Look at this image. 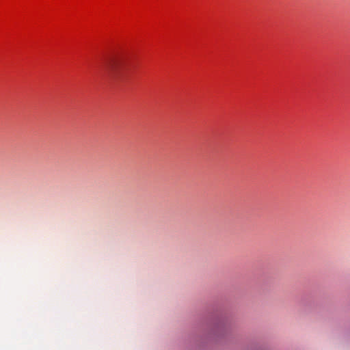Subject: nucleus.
<instances>
[{
  "label": "nucleus",
  "instance_id": "obj_1",
  "mask_svg": "<svg viewBox=\"0 0 350 350\" xmlns=\"http://www.w3.org/2000/svg\"><path fill=\"white\" fill-rule=\"evenodd\" d=\"M105 69L113 77L123 75L126 66V59L122 56L111 57L105 62Z\"/></svg>",
  "mask_w": 350,
  "mask_h": 350
}]
</instances>
